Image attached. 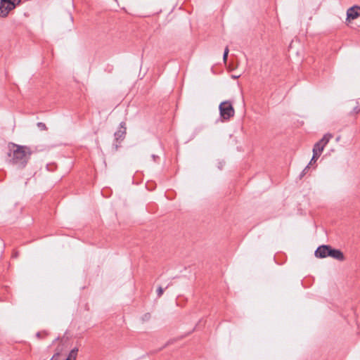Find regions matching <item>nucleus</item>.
<instances>
[{
    "instance_id": "nucleus-1",
    "label": "nucleus",
    "mask_w": 360,
    "mask_h": 360,
    "mask_svg": "<svg viewBox=\"0 0 360 360\" xmlns=\"http://www.w3.org/2000/svg\"><path fill=\"white\" fill-rule=\"evenodd\" d=\"M9 150L8 155L11 158L10 162L20 167H25L33 153V150L30 147L15 143H11Z\"/></svg>"
},
{
    "instance_id": "nucleus-2",
    "label": "nucleus",
    "mask_w": 360,
    "mask_h": 360,
    "mask_svg": "<svg viewBox=\"0 0 360 360\" xmlns=\"http://www.w3.org/2000/svg\"><path fill=\"white\" fill-rule=\"evenodd\" d=\"M21 3V0H1L0 2V15L6 17L9 11Z\"/></svg>"
},
{
    "instance_id": "nucleus-3",
    "label": "nucleus",
    "mask_w": 360,
    "mask_h": 360,
    "mask_svg": "<svg viewBox=\"0 0 360 360\" xmlns=\"http://www.w3.org/2000/svg\"><path fill=\"white\" fill-rule=\"evenodd\" d=\"M219 112L221 117L226 120H229L234 116L235 110L232 104L229 101H224L219 105Z\"/></svg>"
},
{
    "instance_id": "nucleus-4",
    "label": "nucleus",
    "mask_w": 360,
    "mask_h": 360,
    "mask_svg": "<svg viewBox=\"0 0 360 360\" xmlns=\"http://www.w3.org/2000/svg\"><path fill=\"white\" fill-rule=\"evenodd\" d=\"M333 136L332 134H326L319 141L314 144L313 148V153L315 154V155L320 156L324 148L333 138Z\"/></svg>"
},
{
    "instance_id": "nucleus-5",
    "label": "nucleus",
    "mask_w": 360,
    "mask_h": 360,
    "mask_svg": "<svg viewBox=\"0 0 360 360\" xmlns=\"http://www.w3.org/2000/svg\"><path fill=\"white\" fill-rule=\"evenodd\" d=\"M127 134V128L125 122H122L120 124L119 129L115 133V143H113V148L115 150H117L120 146V143L122 141Z\"/></svg>"
},
{
    "instance_id": "nucleus-6",
    "label": "nucleus",
    "mask_w": 360,
    "mask_h": 360,
    "mask_svg": "<svg viewBox=\"0 0 360 360\" xmlns=\"http://www.w3.org/2000/svg\"><path fill=\"white\" fill-rule=\"evenodd\" d=\"M327 254L328 255V257H330L338 261H344L345 259L344 254L342 253V251L337 249H333L330 246L329 248V251L327 252Z\"/></svg>"
},
{
    "instance_id": "nucleus-7",
    "label": "nucleus",
    "mask_w": 360,
    "mask_h": 360,
    "mask_svg": "<svg viewBox=\"0 0 360 360\" xmlns=\"http://www.w3.org/2000/svg\"><path fill=\"white\" fill-rule=\"evenodd\" d=\"M347 19L354 20L360 16V6H354L349 8L347 11Z\"/></svg>"
},
{
    "instance_id": "nucleus-8",
    "label": "nucleus",
    "mask_w": 360,
    "mask_h": 360,
    "mask_svg": "<svg viewBox=\"0 0 360 360\" xmlns=\"http://www.w3.org/2000/svg\"><path fill=\"white\" fill-rule=\"evenodd\" d=\"M330 245H323L319 246L315 251V256L317 258H325L328 257L327 252L329 251Z\"/></svg>"
},
{
    "instance_id": "nucleus-9",
    "label": "nucleus",
    "mask_w": 360,
    "mask_h": 360,
    "mask_svg": "<svg viewBox=\"0 0 360 360\" xmlns=\"http://www.w3.org/2000/svg\"><path fill=\"white\" fill-rule=\"evenodd\" d=\"M77 353H78V349L77 348L75 347V348L72 349L70 352V353H69V354H68V357H67V359L65 360H76L77 359Z\"/></svg>"
},
{
    "instance_id": "nucleus-10",
    "label": "nucleus",
    "mask_w": 360,
    "mask_h": 360,
    "mask_svg": "<svg viewBox=\"0 0 360 360\" xmlns=\"http://www.w3.org/2000/svg\"><path fill=\"white\" fill-rule=\"evenodd\" d=\"M63 349L58 347L56 350L55 354L52 356V358L50 360H58V358L60 355V353L62 352Z\"/></svg>"
},
{
    "instance_id": "nucleus-11",
    "label": "nucleus",
    "mask_w": 360,
    "mask_h": 360,
    "mask_svg": "<svg viewBox=\"0 0 360 360\" xmlns=\"http://www.w3.org/2000/svg\"><path fill=\"white\" fill-rule=\"evenodd\" d=\"M229 47L226 46L224 49V56H223V60L226 63V60H227V57H228V54H229Z\"/></svg>"
},
{
    "instance_id": "nucleus-12",
    "label": "nucleus",
    "mask_w": 360,
    "mask_h": 360,
    "mask_svg": "<svg viewBox=\"0 0 360 360\" xmlns=\"http://www.w3.org/2000/svg\"><path fill=\"white\" fill-rule=\"evenodd\" d=\"M164 293V290L162 287H158L157 289V295L158 297H160Z\"/></svg>"
},
{
    "instance_id": "nucleus-13",
    "label": "nucleus",
    "mask_w": 360,
    "mask_h": 360,
    "mask_svg": "<svg viewBox=\"0 0 360 360\" xmlns=\"http://www.w3.org/2000/svg\"><path fill=\"white\" fill-rule=\"evenodd\" d=\"M37 127L41 129V130H46V126L44 123L43 122H38L37 123Z\"/></svg>"
},
{
    "instance_id": "nucleus-14",
    "label": "nucleus",
    "mask_w": 360,
    "mask_h": 360,
    "mask_svg": "<svg viewBox=\"0 0 360 360\" xmlns=\"http://www.w3.org/2000/svg\"><path fill=\"white\" fill-rule=\"evenodd\" d=\"M319 158V156L315 155V154L313 153L312 158L311 159V161L309 163V165H311L313 162H315L318 160Z\"/></svg>"
},
{
    "instance_id": "nucleus-15",
    "label": "nucleus",
    "mask_w": 360,
    "mask_h": 360,
    "mask_svg": "<svg viewBox=\"0 0 360 360\" xmlns=\"http://www.w3.org/2000/svg\"><path fill=\"white\" fill-rule=\"evenodd\" d=\"M150 314L147 313V314H144V316L143 317V320H148V319H150Z\"/></svg>"
},
{
    "instance_id": "nucleus-16",
    "label": "nucleus",
    "mask_w": 360,
    "mask_h": 360,
    "mask_svg": "<svg viewBox=\"0 0 360 360\" xmlns=\"http://www.w3.org/2000/svg\"><path fill=\"white\" fill-rule=\"evenodd\" d=\"M353 111L356 114L359 113L360 112V107L356 106V107L354 108Z\"/></svg>"
},
{
    "instance_id": "nucleus-17",
    "label": "nucleus",
    "mask_w": 360,
    "mask_h": 360,
    "mask_svg": "<svg viewBox=\"0 0 360 360\" xmlns=\"http://www.w3.org/2000/svg\"><path fill=\"white\" fill-rule=\"evenodd\" d=\"M309 165H307V167L303 169V171H302V174H301V176H304V175L306 174V172H307V169H309Z\"/></svg>"
},
{
    "instance_id": "nucleus-18",
    "label": "nucleus",
    "mask_w": 360,
    "mask_h": 360,
    "mask_svg": "<svg viewBox=\"0 0 360 360\" xmlns=\"http://www.w3.org/2000/svg\"><path fill=\"white\" fill-rule=\"evenodd\" d=\"M37 335L38 337H40V335H39V333L37 334Z\"/></svg>"
}]
</instances>
